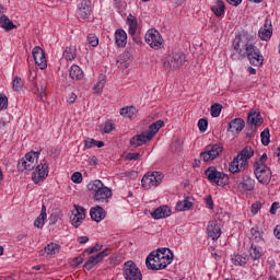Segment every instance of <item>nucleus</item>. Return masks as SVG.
<instances>
[{
    "instance_id": "0e129e2a",
    "label": "nucleus",
    "mask_w": 280,
    "mask_h": 280,
    "mask_svg": "<svg viewBox=\"0 0 280 280\" xmlns=\"http://www.w3.org/2000/svg\"><path fill=\"white\" fill-rule=\"evenodd\" d=\"M100 250H102V245L96 244L94 247H92L88 250V255H93V253H97Z\"/></svg>"
},
{
    "instance_id": "72a5a7b5",
    "label": "nucleus",
    "mask_w": 280,
    "mask_h": 280,
    "mask_svg": "<svg viewBox=\"0 0 280 280\" xmlns=\"http://www.w3.org/2000/svg\"><path fill=\"white\" fill-rule=\"evenodd\" d=\"M127 23L129 25V30H128V34H130V36H135V34H137V27H138V22H137V18H135V15L129 14L127 18Z\"/></svg>"
},
{
    "instance_id": "0eeeda50",
    "label": "nucleus",
    "mask_w": 280,
    "mask_h": 280,
    "mask_svg": "<svg viewBox=\"0 0 280 280\" xmlns=\"http://www.w3.org/2000/svg\"><path fill=\"white\" fill-rule=\"evenodd\" d=\"M250 40H248V37L246 36H238L234 39L232 49L233 54L231 55V58L233 60H237V54L241 58H244V54H246V47H249Z\"/></svg>"
},
{
    "instance_id": "f704fd0d",
    "label": "nucleus",
    "mask_w": 280,
    "mask_h": 280,
    "mask_svg": "<svg viewBox=\"0 0 280 280\" xmlns=\"http://www.w3.org/2000/svg\"><path fill=\"white\" fill-rule=\"evenodd\" d=\"M77 54L78 49L75 48V46H69L66 47L63 51V58L68 61L75 60V57L78 56Z\"/></svg>"
},
{
    "instance_id": "8fccbe9b",
    "label": "nucleus",
    "mask_w": 280,
    "mask_h": 280,
    "mask_svg": "<svg viewBox=\"0 0 280 280\" xmlns=\"http://www.w3.org/2000/svg\"><path fill=\"white\" fill-rule=\"evenodd\" d=\"M13 89H14V91H19L20 89H23V80L20 77L14 78Z\"/></svg>"
},
{
    "instance_id": "4be33fe9",
    "label": "nucleus",
    "mask_w": 280,
    "mask_h": 280,
    "mask_svg": "<svg viewBox=\"0 0 280 280\" xmlns=\"http://www.w3.org/2000/svg\"><path fill=\"white\" fill-rule=\"evenodd\" d=\"M91 220L94 222H102L106 218V210L100 206H95L90 210Z\"/></svg>"
},
{
    "instance_id": "2eb2a0df",
    "label": "nucleus",
    "mask_w": 280,
    "mask_h": 280,
    "mask_svg": "<svg viewBox=\"0 0 280 280\" xmlns=\"http://www.w3.org/2000/svg\"><path fill=\"white\" fill-rule=\"evenodd\" d=\"M258 34L261 40H270L272 38V21L265 20L264 26L260 27Z\"/></svg>"
},
{
    "instance_id": "423d86ee",
    "label": "nucleus",
    "mask_w": 280,
    "mask_h": 280,
    "mask_svg": "<svg viewBox=\"0 0 280 280\" xmlns=\"http://www.w3.org/2000/svg\"><path fill=\"white\" fill-rule=\"evenodd\" d=\"M164 175L159 171L148 172L141 179L143 189H156L163 183Z\"/></svg>"
},
{
    "instance_id": "393cba45",
    "label": "nucleus",
    "mask_w": 280,
    "mask_h": 280,
    "mask_svg": "<svg viewBox=\"0 0 280 280\" xmlns=\"http://www.w3.org/2000/svg\"><path fill=\"white\" fill-rule=\"evenodd\" d=\"M165 126V122L163 120H158L149 126V130L144 131L150 138L149 139H154V135L161 130Z\"/></svg>"
},
{
    "instance_id": "052dcab7",
    "label": "nucleus",
    "mask_w": 280,
    "mask_h": 280,
    "mask_svg": "<svg viewBox=\"0 0 280 280\" xmlns=\"http://www.w3.org/2000/svg\"><path fill=\"white\" fill-rule=\"evenodd\" d=\"M117 62H129L130 63V52H124Z\"/></svg>"
},
{
    "instance_id": "412c9836",
    "label": "nucleus",
    "mask_w": 280,
    "mask_h": 280,
    "mask_svg": "<svg viewBox=\"0 0 280 280\" xmlns=\"http://www.w3.org/2000/svg\"><path fill=\"white\" fill-rule=\"evenodd\" d=\"M171 215L172 210L167 206L159 207L153 212H151V217L154 220H163V218H170Z\"/></svg>"
},
{
    "instance_id": "7c9ffc66",
    "label": "nucleus",
    "mask_w": 280,
    "mask_h": 280,
    "mask_svg": "<svg viewBox=\"0 0 280 280\" xmlns=\"http://www.w3.org/2000/svg\"><path fill=\"white\" fill-rule=\"evenodd\" d=\"M258 50L259 48H257V46L249 43V47H246V51L244 52V58H248L249 62L259 63V59H255V57H253V55Z\"/></svg>"
},
{
    "instance_id": "49530a36",
    "label": "nucleus",
    "mask_w": 280,
    "mask_h": 280,
    "mask_svg": "<svg viewBox=\"0 0 280 280\" xmlns=\"http://www.w3.org/2000/svg\"><path fill=\"white\" fill-rule=\"evenodd\" d=\"M250 234H252V242H261L264 238L261 237V232H259L257 229L252 228L250 230Z\"/></svg>"
},
{
    "instance_id": "1a4fd4ad",
    "label": "nucleus",
    "mask_w": 280,
    "mask_h": 280,
    "mask_svg": "<svg viewBox=\"0 0 280 280\" xmlns=\"http://www.w3.org/2000/svg\"><path fill=\"white\" fill-rule=\"evenodd\" d=\"M122 275L126 280H143V275L135 261L129 260L124 264Z\"/></svg>"
},
{
    "instance_id": "5fc2aeb1",
    "label": "nucleus",
    "mask_w": 280,
    "mask_h": 280,
    "mask_svg": "<svg viewBox=\"0 0 280 280\" xmlns=\"http://www.w3.org/2000/svg\"><path fill=\"white\" fill-rule=\"evenodd\" d=\"M71 180H72V183L80 185V183H82V173H80V172L73 173L71 176Z\"/></svg>"
},
{
    "instance_id": "c03bdc74",
    "label": "nucleus",
    "mask_w": 280,
    "mask_h": 280,
    "mask_svg": "<svg viewBox=\"0 0 280 280\" xmlns=\"http://www.w3.org/2000/svg\"><path fill=\"white\" fill-rule=\"evenodd\" d=\"M253 58H255V60H259L258 63L249 61L250 65H253L254 67H259L264 65V56L261 55V51H259V49L253 55Z\"/></svg>"
},
{
    "instance_id": "2f4dec72",
    "label": "nucleus",
    "mask_w": 280,
    "mask_h": 280,
    "mask_svg": "<svg viewBox=\"0 0 280 280\" xmlns=\"http://www.w3.org/2000/svg\"><path fill=\"white\" fill-rule=\"evenodd\" d=\"M0 25L5 32H11V30H16V25L8 18V15H2L0 18Z\"/></svg>"
},
{
    "instance_id": "680f3d73",
    "label": "nucleus",
    "mask_w": 280,
    "mask_h": 280,
    "mask_svg": "<svg viewBox=\"0 0 280 280\" xmlns=\"http://www.w3.org/2000/svg\"><path fill=\"white\" fill-rule=\"evenodd\" d=\"M118 69H121V71H126L128 67H130V61H117Z\"/></svg>"
},
{
    "instance_id": "20e7f679",
    "label": "nucleus",
    "mask_w": 280,
    "mask_h": 280,
    "mask_svg": "<svg viewBox=\"0 0 280 280\" xmlns=\"http://www.w3.org/2000/svg\"><path fill=\"white\" fill-rule=\"evenodd\" d=\"M88 189L89 191H93V199L95 202H105V200H108V198L113 196L110 188L104 186V183H102L100 179L88 184Z\"/></svg>"
},
{
    "instance_id": "a19ab883",
    "label": "nucleus",
    "mask_w": 280,
    "mask_h": 280,
    "mask_svg": "<svg viewBox=\"0 0 280 280\" xmlns=\"http://www.w3.org/2000/svg\"><path fill=\"white\" fill-rule=\"evenodd\" d=\"M115 130V124H113V120H106L104 126L100 127V131L103 135H109V132H113Z\"/></svg>"
},
{
    "instance_id": "79ce46f5",
    "label": "nucleus",
    "mask_w": 280,
    "mask_h": 280,
    "mask_svg": "<svg viewBox=\"0 0 280 280\" xmlns=\"http://www.w3.org/2000/svg\"><path fill=\"white\" fill-rule=\"evenodd\" d=\"M249 255H250L252 259H254V261L261 259V250H259L257 248V246L254 244H252V246L249 248Z\"/></svg>"
},
{
    "instance_id": "f257e3e1",
    "label": "nucleus",
    "mask_w": 280,
    "mask_h": 280,
    "mask_svg": "<svg viewBox=\"0 0 280 280\" xmlns=\"http://www.w3.org/2000/svg\"><path fill=\"white\" fill-rule=\"evenodd\" d=\"M174 261V254L170 248L152 252L145 260L149 270H165Z\"/></svg>"
},
{
    "instance_id": "e2e57ef3",
    "label": "nucleus",
    "mask_w": 280,
    "mask_h": 280,
    "mask_svg": "<svg viewBox=\"0 0 280 280\" xmlns=\"http://www.w3.org/2000/svg\"><path fill=\"white\" fill-rule=\"evenodd\" d=\"M278 209H279V202H278V201H275V202L271 205V208H270V210H269V213H270L271 215H276Z\"/></svg>"
},
{
    "instance_id": "37998d69",
    "label": "nucleus",
    "mask_w": 280,
    "mask_h": 280,
    "mask_svg": "<svg viewBox=\"0 0 280 280\" xmlns=\"http://www.w3.org/2000/svg\"><path fill=\"white\" fill-rule=\"evenodd\" d=\"M262 145H270V129H265L260 133Z\"/></svg>"
},
{
    "instance_id": "4468645a",
    "label": "nucleus",
    "mask_w": 280,
    "mask_h": 280,
    "mask_svg": "<svg viewBox=\"0 0 280 280\" xmlns=\"http://www.w3.org/2000/svg\"><path fill=\"white\" fill-rule=\"evenodd\" d=\"M75 210L72 211V217L70 218L71 224L78 229L80 224L84 221V218H86V212L84 210V207L82 206H74Z\"/></svg>"
},
{
    "instance_id": "c756f323",
    "label": "nucleus",
    "mask_w": 280,
    "mask_h": 280,
    "mask_svg": "<svg viewBox=\"0 0 280 280\" xmlns=\"http://www.w3.org/2000/svg\"><path fill=\"white\" fill-rule=\"evenodd\" d=\"M69 77L71 80H82V78H84V71H82L80 66L73 65L69 70Z\"/></svg>"
},
{
    "instance_id": "864d4df0",
    "label": "nucleus",
    "mask_w": 280,
    "mask_h": 280,
    "mask_svg": "<svg viewBox=\"0 0 280 280\" xmlns=\"http://www.w3.org/2000/svg\"><path fill=\"white\" fill-rule=\"evenodd\" d=\"M125 159L126 161H139L141 159V153H127Z\"/></svg>"
},
{
    "instance_id": "e433bc0d",
    "label": "nucleus",
    "mask_w": 280,
    "mask_h": 280,
    "mask_svg": "<svg viewBox=\"0 0 280 280\" xmlns=\"http://www.w3.org/2000/svg\"><path fill=\"white\" fill-rule=\"evenodd\" d=\"M135 113H137V108H135V106L120 108L121 117H126L127 119H132V117H135Z\"/></svg>"
},
{
    "instance_id": "dca6fc26",
    "label": "nucleus",
    "mask_w": 280,
    "mask_h": 280,
    "mask_svg": "<svg viewBox=\"0 0 280 280\" xmlns=\"http://www.w3.org/2000/svg\"><path fill=\"white\" fill-rule=\"evenodd\" d=\"M207 235L208 237H211V240H220V236L222 235V229H220V225H218V222L210 221L207 226Z\"/></svg>"
},
{
    "instance_id": "ddd939ff",
    "label": "nucleus",
    "mask_w": 280,
    "mask_h": 280,
    "mask_svg": "<svg viewBox=\"0 0 280 280\" xmlns=\"http://www.w3.org/2000/svg\"><path fill=\"white\" fill-rule=\"evenodd\" d=\"M33 58L39 69H47V58L45 57V50L35 46L32 51Z\"/></svg>"
},
{
    "instance_id": "f03ea898",
    "label": "nucleus",
    "mask_w": 280,
    "mask_h": 280,
    "mask_svg": "<svg viewBox=\"0 0 280 280\" xmlns=\"http://www.w3.org/2000/svg\"><path fill=\"white\" fill-rule=\"evenodd\" d=\"M254 155L255 150H253V147H245L231 162L229 168L231 174H238V172H244V170L248 167V159H253Z\"/></svg>"
},
{
    "instance_id": "f8f14e48",
    "label": "nucleus",
    "mask_w": 280,
    "mask_h": 280,
    "mask_svg": "<svg viewBox=\"0 0 280 280\" xmlns=\"http://www.w3.org/2000/svg\"><path fill=\"white\" fill-rule=\"evenodd\" d=\"M47 176H49V164L47 160H43L35 168V172L32 175V180L35 185L42 183Z\"/></svg>"
},
{
    "instance_id": "de8ad7c7",
    "label": "nucleus",
    "mask_w": 280,
    "mask_h": 280,
    "mask_svg": "<svg viewBox=\"0 0 280 280\" xmlns=\"http://www.w3.org/2000/svg\"><path fill=\"white\" fill-rule=\"evenodd\" d=\"M198 128L200 132H207V128H209V120H207V118L199 119Z\"/></svg>"
},
{
    "instance_id": "5701e85b",
    "label": "nucleus",
    "mask_w": 280,
    "mask_h": 280,
    "mask_svg": "<svg viewBox=\"0 0 280 280\" xmlns=\"http://www.w3.org/2000/svg\"><path fill=\"white\" fill-rule=\"evenodd\" d=\"M33 85H34V89H33V93L35 95H38V97H40V100H43L46 95H47V82H45V80L43 81H39L36 82V81H33Z\"/></svg>"
},
{
    "instance_id": "a18cd8bd",
    "label": "nucleus",
    "mask_w": 280,
    "mask_h": 280,
    "mask_svg": "<svg viewBox=\"0 0 280 280\" xmlns=\"http://www.w3.org/2000/svg\"><path fill=\"white\" fill-rule=\"evenodd\" d=\"M210 113L212 117H220V113H222V106L219 103H214L210 108Z\"/></svg>"
},
{
    "instance_id": "9b49d317",
    "label": "nucleus",
    "mask_w": 280,
    "mask_h": 280,
    "mask_svg": "<svg viewBox=\"0 0 280 280\" xmlns=\"http://www.w3.org/2000/svg\"><path fill=\"white\" fill-rule=\"evenodd\" d=\"M254 174L261 185H270L272 172L267 165L254 166Z\"/></svg>"
},
{
    "instance_id": "bf43d9fd",
    "label": "nucleus",
    "mask_w": 280,
    "mask_h": 280,
    "mask_svg": "<svg viewBox=\"0 0 280 280\" xmlns=\"http://www.w3.org/2000/svg\"><path fill=\"white\" fill-rule=\"evenodd\" d=\"M110 253V248H105L103 252L96 254V257L98 258L100 261L104 259V257H108Z\"/></svg>"
},
{
    "instance_id": "09e8293b",
    "label": "nucleus",
    "mask_w": 280,
    "mask_h": 280,
    "mask_svg": "<svg viewBox=\"0 0 280 280\" xmlns=\"http://www.w3.org/2000/svg\"><path fill=\"white\" fill-rule=\"evenodd\" d=\"M39 154L40 152H30L25 155V158H22L21 161H33V163H35Z\"/></svg>"
},
{
    "instance_id": "aec40b11",
    "label": "nucleus",
    "mask_w": 280,
    "mask_h": 280,
    "mask_svg": "<svg viewBox=\"0 0 280 280\" xmlns=\"http://www.w3.org/2000/svg\"><path fill=\"white\" fill-rule=\"evenodd\" d=\"M237 188L241 191H253V189H255V179L250 178L248 175H244L242 182L237 184Z\"/></svg>"
},
{
    "instance_id": "bb28decb",
    "label": "nucleus",
    "mask_w": 280,
    "mask_h": 280,
    "mask_svg": "<svg viewBox=\"0 0 280 280\" xmlns=\"http://www.w3.org/2000/svg\"><path fill=\"white\" fill-rule=\"evenodd\" d=\"M36 167V163L34 161L20 160L18 162L19 172H32Z\"/></svg>"
},
{
    "instance_id": "338daca9",
    "label": "nucleus",
    "mask_w": 280,
    "mask_h": 280,
    "mask_svg": "<svg viewBox=\"0 0 280 280\" xmlns=\"http://www.w3.org/2000/svg\"><path fill=\"white\" fill-rule=\"evenodd\" d=\"M82 261H84V258L78 256V257L73 258L72 266H80L82 264Z\"/></svg>"
},
{
    "instance_id": "3c124183",
    "label": "nucleus",
    "mask_w": 280,
    "mask_h": 280,
    "mask_svg": "<svg viewBox=\"0 0 280 280\" xmlns=\"http://www.w3.org/2000/svg\"><path fill=\"white\" fill-rule=\"evenodd\" d=\"M266 161H268V154L264 153L258 161L254 163V167H260V165H266Z\"/></svg>"
},
{
    "instance_id": "4c0bfd02",
    "label": "nucleus",
    "mask_w": 280,
    "mask_h": 280,
    "mask_svg": "<svg viewBox=\"0 0 280 280\" xmlns=\"http://www.w3.org/2000/svg\"><path fill=\"white\" fill-rule=\"evenodd\" d=\"M100 258L97 257V255L91 256L84 264L83 268H85V270H93V268H95V266H97V264H100Z\"/></svg>"
},
{
    "instance_id": "ea45409f",
    "label": "nucleus",
    "mask_w": 280,
    "mask_h": 280,
    "mask_svg": "<svg viewBox=\"0 0 280 280\" xmlns=\"http://www.w3.org/2000/svg\"><path fill=\"white\" fill-rule=\"evenodd\" d=\"M46 255H58L60 253V245L56 243H50L44 248Z\"/></svg>"
},
{
    "instance_id": "b1692460",
    "label": "nucleus",
    "mask_w": 280,
    "mask_h": 280,
    "mask_svg": "<svg viewBox=\"0 0 280 280\" xmlns=\"http://www.w3.org/2000/svg\"><path fill=\"white\" fill-rule=\"evenodd\" d=\"M115 40L118 47H126V45H128V34H126V31L121 28L116 30Z\"/></svg>"
},
{
    "instance_id": "39448f33",
    "label": "nucleus",
    "mask_w": 280,
    "mask_h": 280,
    "mask_svg": "<svg viewBox=\"0 0 280 280\" xmlns=\"http://www.w3.org/2000/svg\"><path fill=\"white\" fill-rule=\"evenodd\" d=\"M209 183H214L219 187H226L229 185V175L219 172L215 166H209L205 172Z\"/></svg>"
},
{
    "instance_id": "9d476101",
    "label": "nucleus",
    "mask_w": 280,
    "mask_h": 280,
    "mask_svg": "<svg viewBox=\"0 0 280 280\" xmlns=\"http://www.w3.org/2000/svg\"><path fill=\"white\" fill-rule=\"evenodd\" d=\"M144 39L152 49H163V36L155 28H150L145 33Z\"/></svg>"
},
{
    "instance_id": "6e6d98bb",
    "label": "nucleus",
    "mask_w": 280,
    "mask_h": 280,
    "mask_svg": "<svg viewBox=\"0 0 280 280\" xmlns=\"http://www.w3.org/2000/svg\"><path fill=\"white\" fill-rule=\"evenodd\" d=\"M260 209H261V201H256L255 203L252 205V214L257 215Z\"/></svg>"
},
{
    "instance_id": "cd10ccee",
    "label": "nucleus",
    "mask_w": 280,
    "mask_h": 280,
    "mask_svg": "<svg viewBox=\"0 0 280 280\" xmlns=\"http://www.w3.org/2000/svg\"><path fill=\"white\" fill-rule=\"evenodd\" d=\"M247 124H252V126H261V124H264V118L260 113L252 112L247 116Z\"/></svg>"
},
{
    "instance_id": "774afa93",
    "label": "nucleus",
    "mask_w": 280,
    "mask_h": 280,
    "mask_svg": "<svg viewBox=\"0 0 280 280\" xmlns=\"http://www.w3.org/2000/svg\"><path fill=\"white\" fill-rule=\"evenodd\" d=\"M273 234H275V237H277V240H280V225H277L275 228Z\"/></svg>"
},
{
    "instance_id": "4d7b16f0",
    "label": "nucleus",
    "mask_w": 280,
    "mask_h": 280,
    "mask_svg": "<svg viewBox=\"0 0 280 280\" xmlns=\"http://www.w3.org/2000/svg\"><path fill=\"white\" fill-rule=\"evenodd\" d=\"M84 148L86 150H91V148H95V139L93 138H88L84 140Z\"/></svg>"
},
{
    "instance_id": "6e6552de",
    "label": "nucleus",
    "mask_w": 280,
    "mask_h": 280,
    "mask_svg": "<svg viewBox=\"0 0 280 280\" xmlns=\"http://www.w3.org/2000/svg\"><path fill=\"white\" fill-rule=\"evenodd\" d=\"M224 147L220 143L215 144H208L205 150L200 153L201 161H205V163H209L211 161H215L218 159V155L223 152Z\"/></svg>"
},
{
    "instance_id": "f3484780",
    "label": "nucleus",
    "mask_w": 280,
    "mask_h": 280,
    "mask_svg": "<svg viewBox=\"0 0 280 280\" xmlns=\"http://www.w3.org/2000/svg\"><path fill=\"white\" fill-rule=\"evenodd\" d=\"M244 126H246V122L244 121V119L235 118L229 122L228 131L232 132V135H240V132L244 130Z\"/></svg>"
},
{
    "instance_id": "7ed1b4c3",
    "label": "nucleus",
    "mask_w": 280,
    "mask_h": 280,
    "mask_svg": "<svg viewBox=\"0 0 280 280\" xmlns=\"http://www.w3.org/2000/svg\"><path fill=\"white\" fill-rule=\"evenodd\" d=\"M186 62L187 56H185L184 52L175 51L170 52L162 59V67L164 71H176L177 69H180V67H183V65Z\"/></svg>"
},
{
    "instance_id": "13d9d810",
    "label": "nucleus",
    "mask_w": 280,
    "mask_h": 280,
    "mask_svg": "<svg viewBox=\"0 0 280 280\" xmlns=\"http://www.w3.org/2000/svg\"><path fill=\"white\" fill-rule=\"evenodd\" d=\"M8 108V96L0 94V110H5Z\"/></svg>"
},
{
    "instance_id": "c85d7f7f",
    "label": "nucleus",
    "mask_w": 280,
    "mask_h": 280,
    "mask_svg": "<svg viewBox=\"0 0 280 280\" xmlns=\"http://www.w3.org/2000/svg\"><path fill=\"white\" fill-rule=\"evenodd\" d=\"M226 10V7L224 5V1L222 0H217L212 5H211V11L213 14L218 18L222 16L224 14V11Z\"/></svg>"
},
{
    "instance_id": "a211bd4d",
    "label": "nucleus",
    "mask_w": 280,
    "mask_h": 280,
    "mask_svg": "<svg viewBox=\"0 0 280 280\" xmlns=\"http://www.w3.org/2000/svg\"><path fill=\"white\" fill-rule=\"evenodd\" d=\"M91 0H83L78 4V13L80 19H89L91 16Z\"/></svg>"
},
{
    "instance_id": "603ef678",
    "label": "nucleus",
    "mask_w": 280,
    "mask_h": 280,
    "mask_svg": "<svg viewBox=\"0 0 280 280\" xmlns=\"http://www.w3.org/2000/svg\"><path fill=\"white\" fill-rule=\"evenodd\" d=\"M88 42L91 47H97L100 45V39L95 35H89Z\"/></svg>"
},
{
    "instance_id": "58836bf2",
    "label": "nucleus",
    "mask_w": 280,
    "mask_h": 280,
    "mask_svg": "<svg viewBox=\"0 0 280 280\" xmlns=\"http://www.w3.org/2000/svg\"><path fill=\"white\" fill-rule=\"evenodd\" d=\"M106 84V79L104 77H100L98 81L94 84L92 91L94 95H97L104 91V86Z\"/></svg>"
},
{
    "instance_id": "c9c22d12",
    "label": "nucleus",
    "mask_w": 280,
    "mask_h": 280,
    "mask_svg": "<svg viewBox=\"0 0 280 280\" xmlns=\"http://www.w3.org/2000/svg\"><path fill=\"white\" fill-rule=\"evenodd\" d=\"M191 207H194V203L191 201H189V198L187 197L183 201H178L176 203L175 209H176V211H189V209H191Z\"/></svg>"
},
{
    "instance_id": "6ab92c4d",
    "label": "nucleus",
    "mask_w": 280,
    "mask_h": 280,
    "mask_svg": "<svg viewBox=\"0 0 280 280\" xmlns=\"http://www.w3.org/2000/svg\"><path fill=\"white\" fill-rule=\"evenodd\" d=\"M148 141H152V139L144 131L140 135L133 136L130 139L129 143H130V145H132V148H141V145H145V143H148Z\"/></svg>"
},
{
    "instance_id": "473e14b6",
    "label": "nucleus",
    "mask_w": 280,
    "mask_h": 280,
    "mask_svg": "<svg viewBox=\"0 0 280 280\" xmlns=\"http://www.w3.org/2000/svg\"><path fill=\"white\" fill-rule=\"evenodd\" d=\"M248 254H236L232 257V262L234 266H246L248 264Z\"/></svg>"
},
{
    "instance_id": "69168bd1",
    "label": "nucleus",
    "mask_w": 280,
    "mask_h": 280,
    "mask_svg": "<svg viewBox=\"0 0 280 280\" xmlns=\"http://www.w3.org/2000/svg\"><path fill=\"white\" fill-rule=\"evenodd\" d=\"M205 200H206L207 207L213 210V198H211V195L207 196Z\"/></svg>"
},
{
    "instance_id": "a878e982",
    "label": "nucleus",
    "mask_w": 280,
    "mask_h": 280,
    "mask_svg": "<svg viewBox=\"0 0 280 280\" xmlns=\"http://www.w3.org/2000/svg\"><path fill=\"white\" fill-rule=\"evenodd\" d=\"M45 220H47V207L43 205L40 214L34 221V226L36 229H43L45 226Z\"/></svg>"
}]
</instances>
